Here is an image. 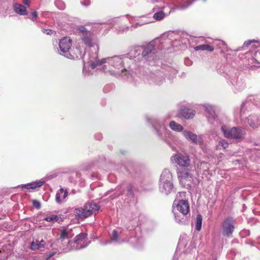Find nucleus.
<instances>
[{
  "label": "nucleus",
  "mask_w": 260,
  "mask_h": 260,
  "mask_svg": "<svg viewBox=\"0 0 260 260\" xmlns=\"http://www.w3.org/2000/svg\"><path fill=\"white\" fill-rule=\"evenodd\" d=\"M59 191L61 193V194L63 193V195L62 198V199H63L66 198L68 195V191L67 190H64L63 188H60L59 189Z\"/></svg>",
  "instance_id": "c85d7f7f"
},
{
  "label": "nucleus",
  "mask_w": 260,
  "mask_h": 260,
  "mask_svg": "<svg viewBox=\"0 0 260 260\" xmlns=\"http://www.w3.org/2000/svg\"><path fill=\"white\" fill-rule=\"evenodd\" d=\"M229 146V143L225 140H222L219 142V146L222 147L223 149L226 148Z\"/></svg>",
  "instance_id": "a878e982"
},
{
  "label": "nucleus",
  "mask_w": 260,
  "mask_h": 260,
  "mask_svg": "<svg viewBox=\"0 0 260 260\" xmlns=\"http://www.w3.org/2000/svg\"><path fill=\"white\" fill-rule=\"evenodd\" d=\"M69 232L67 230H63L61 232L60 239L62 240L69 238Z\"/></svg>",
  "instance_id": "5701e85b"
},
{
  "label": "nucleus",
  "mask_w": 260,
  "mask_h": 260,
  "mask_svg": "<svg viewBox=\"0 0 260 260\" xmlns=\"http://www.w3.org/2000/svg\"><path fill=\"white\" fill-rule=\"evenodd\" d=\"M154 47L153 45H152L151 44H149L148 45H147L146 46V47H145L144 50L143 51L142 53V56H145L147 55L148 54L151 53L152 51V50H154Z\"/></svg>",
  "instance_id": "412c9836"
},
{
  "label": "nucleus",
  "mask_w": 260,
  "mask_h": 260,
  "mask_svg": "<svg viewBox=\"0 0 260 260\" xmlns=\"http://www.w3.org/2000/svg\"><path fill=\"white\" fill-rule=\"evenodd\" d=\"M190 171L188 167L180 168L178 169L177 176L181 182L185 183L186 181L190 180L192 178Z\"/></svg>",
  "instance_id": "423d86ee"
},
{
  "label": "nucleus",
  "mask_w": 260,
  "mask_h": 260,
  "mask_svg": "<svg viewBox=\"0 0 260 260\" xmlns=\"http://www.w3.org/2000/svg\"><path fill=\"white\" fill-rule=\"evenodd\" d=\"M118 238V234L116 230H114L112 232V239L114 240H117Z\"/></svg>",
  "instance_id": "c756f323"
},
{
  "label": "nucleus",
  "mask_w": 260,
  "mask_h": 260,
  "mask_svg": "<svg viewBox=\"0 0 260 260\" xmlns=\"http://www.w3.org/2000/svg\"><path fill=\"white\" fill-rule=\"evenodd\" d=\"M172 158L176 164L180 168L189 167L190 165V159L188 155L178 153L174 155Z\"/></svg>",
  "instance_id": "39448f33"
},
{
  "label": "nucleus",
  "mask_w": 260,
  "mask_h": 260,
  "mask_svg": "<svg viewBox=\"0 0 260 260\" xmlns=\"http://www.w3.org/2000/svg\"><path fill=\"white\" fill-rule=\"evenodd\" d=\"M23 3L25 5L29 6V0H23Z\"/></svg>",
  "instance_id": "ea45409f"
},
{
  "label": "nucleus",
  "mask_w": 260,
  "mask_h": 260,
  "mask_svg": "<svg viewBox=\"0 0 260 260\" xmlns=\"http://www.w3.org/2000/svg\"><path fill=\"white\" fill-rule=\"evenodd\" d=\"M15 12L21 15H25L27 14L26 7L24 6L16 4L14 5Z\"/></svg>",
  "instance_id": "ddd939ff"
},
{
  "label": "nucleus",
  "mask_w": 260,
  "mask_h": 260,
  "mask_svg": "<svg viewBox=\"0 0 260 260\" xmlns=\"http://www.w3.org/2000/svg\"><path fill=\"white\" fill-rule=\"evenodd\" d=\"M184 137L189 140L192 141L195 144L198 143L197 136L196 134L192 133L189 131H184L182 133Z\"/></svg>",
  "instance_id": "f8f14e48"
},
{
  "label": "nucleus",
  "mask_w": 260,
  "mask_h": 260,
  "mask_svg": "<svg viewBox=\"0 0 260 260\" xmlns=\"http://www.w3.org/2000/svg\"><path fill=\"white\" fill-rule=\"evenodd\" d=\"M82 41L84 44L89 47L92 46L91 34L90 32H86V34L82 36Z\"/></svg>",
  "instance_id": "2eb2a0df"
},
{
  "label": "nucleus",
  "mask_w": 260,
  "mask_h": 260,
  "mask_svg": "<svg viewBox=\"0 0 260 260\" xmlns=\"http://www.w3.org/2000/svg\"><path fill=\"white\" fill-rule=\"evenodd\" d=\"M165 17V13L162 11H159L155 13L153 15V18L156 20H160Z\"/></svg>",
  "instance_id": "4be33fe9"
},
{
  "label": "nucleus",
  "mask_w": 260,
  "mask_h": 260,
  "mask_svg": "<svg viewBox=\"0 0 260 260\" xmlns=\"http://www.w3.org/2000/svg\"><path fill=\"white\" fill-rule=\"evenodd\" d=\"M194 50L196 51L198 50H207L209 51H213L214 50V47L208 44H203L198 45L194 47Z\"/></svg>",
  "instance_id": "dca6fc26"
},
{
  "label": "nucleus",
  "mask_w": 260,
  "mask_h": 260,
  "mask_svg": "<svg viewBox=\"0 0 260 260\" xmlns=\"http://www.w3.org/2000/svg\"><path fill=\"white\" fill-rule=\"evenodd\" d=\"M32 205L35 208L37 209H39L41 208L40 203L38 201L36 200L32 201Z\"/></svg>",
  "instance_id": "bb28decb"
},
{
  "label": "nucleus",
  "mask_w": 260,
  "mask_h": 260,
  "mask_svg": "<svg viewBox=\"0 0 260 260\" xmlns=\"http://www.w3.org/2000/svg\"><path fill=\"white\" fill-rule=\"evenodd\" d=\"M106 62V59L105 58L100 60V62L101 63V65H102L103 63H105Z\"/></svg>",
  "instance_id": "a19ab883"
},
{
  "label": "nucleus",
  "mask_w": 260,
  "mask_h": 260,
  "mask_svg": "<svg viewBox=\"0 0 260 260\" xmlns=\"http://www.w3.org/2000/svg\"><path fill=\"white\" fill-rule=\"evenodd\" d=\"M172 187L173 185L169 181L164 182L161 188V191L166 194H168L172 189Z\"/></svg>",
  "instance_id": "a211bd4d"
},
{
  "label": "nucleus",
  "mask_w": 260,
  "mask_h": 260,
  "mask_svg": "<svg viewBox=\"0 0 260 260\" xmlns=\"http://www.w3.org/2000/svg\"><path fill=\"white\" fill-rule=\"evenodd\" d=\"M179 114L180 116L183 117L186 119H191L194 116L196 112L187 107L183 106L181 108Z\"/></svg>",
  "instance_id": "1a4fd4ad"
},
{
  "label": "nucleus",
  "mask_w": 260,
  "mask_h": 260,
  "mask_svg": "<svg viewBox=\"0 0 260 260\" xmlns=\"http://www.w3.org/2000/svg\"><path fill=\"white\" fill-rule=\"evenodd\" d=\"M221 131L224 137L228 138L242 139L245 135L243 130L235 127L230 128L226 126H223L221 127Z\"/></svg>",
  "instance_id": "f03ea898"
},
{
  "label": "nucleus",
  "mask_w": 260,
  "mask_h": 260,
  "mask_svg": "<svg viewBox=\"0 0 260 260\" xmlns=\"http://www.w3.org/2000/svg\"><path fill=\"white\" fill-rule=\"evenodd\" d=\"M53 255H54V253L50 254L49 256H48V258H49L51 257Z\"/></svg>",
  "instance_id": "79ce46f5"
},
{
  "label": "nucleus",
  "mask_w": 260,
  "mask_h": 260,
  "mask_svg": "<svg viewBox=\"0 0 260 260\" xmlns=\"http://www.w3.org/2000/svg\"><path fill=\"white\" fill-rule=\"evenodd\" d=\"M78 29L79 31L82 34V36L86 34V32H90L89 31L87 30L86 28L83 26H80Z\"/></svg>",
  "instance_id": "7c9ffc66"
},
{
  "label": "nucleus",
  "mask_w": 260,
  "mask_h": 260,
  "mask_svg": "<svg viewBox=\"0 0 260 260\" xmlns=\"http://www.w3.org/2000/svg\"><path fill=\"white\" fill-rule=\"evenodd\" d=\"M44 33L47 34V35H51L53 34V31L50 29H44L43 30Z\"/></svg>",
  "instance_id": "473e14b6"
},
{
  "label": "nucleus",
  "mask_w": 260,
  "mask_h": 260,
  "mask_svg": "<svg viewBox=\"0 0 260 260\" xmlns=\"http://www.w3.org/2000/svg\"><path fill=\"white\" fill-rule=\"evenodd\" d=\"M205 109H206V111L207 112H208V113H211V112H212V107H210V106H208V107H205Z\"/></svg>",
  "instance_id": "f704fd0d"
},
{
  "label": "nucleus",
  "mask_w": 260,
  "mask_h": 260,
  "mask_svg": "<svg viewBox=\"0 0 260 260\" xmlns=\"http://www.w3.org/2000/svg\"><path fill=\"white\" fill-rule=\"evenodd\" d=\"M176 207L177 210L183 215V217L181 218L179 215H175V220L178 223H182L185 220L184 216L189 213L190 208L189 203L186 200H181L176 204Z\"/></svg>",
  "instance_id": "7ed1b4c3"
},
{
  "label": "nucleus",
  "mask_w": 260,
  "mask_h": 260,
  "mask_svg": "<svg viewBox=\"0 0 260 260\" xmlns=\"http://www.w3.org/2000/svg\"><path fill=\"white\" fill-rule=\"evenodd\" d=\"M186 2H187L186 5H183V6H181L182 8H186V7H188V6H189L190 5H191V2H189V1H187Z\"/></svg>",
  "instance_id": "4c0bfd02"
},
{
  "label": "nucleus",
  "mask_w": 260,
  "mask_h": 260,
  "mask_svg": "<svg viewBox=\"0 0 260 260\" xmlns=\"http://www.w3.org/2000/svg\"><path fill=\"white\" fill-rule=\"evenodd\" d=\"M45 244V242L43 240H42L41 241H39L40 248L43 247L44 246Z\"/></svg>",
  "instance_id": "c9c22d12"
},
{
  "label": "nucleus",
  "mask_w": 260,
  "mask_h": 260,
  "mask_svg": "<svg viewBox=\"0 0 260 260\" xmlns=\"http://www.w3.org/2000/svg\"><path fill=\"white\" fill-rule=\"evenodd\" d=\"M82 56V52L81 51L79 47H76L71 51V52L67 55V57L71 59H77Z\"/></svg>",
  "instance_id": "9d476101"
},
{
  "label": "nucleus",
  "mask_w": 260,
  "mask_h": 260,
  "mask_svg": "<svg viewBox=\"0 0 260 260\" xmlns=\"http://www.w3.org/2000/svg\"><path fill=\"white\" fill-rule=\"evenodd\" d=\"M250 126L253 128L257 127L260 124V120L256 116H251L248 120Z\"/></svg>",
  "instance_id": "4468645a"
},
{
  "label": "nucleus",
  "mask_w": 260,
  "mask_h": 260,
  "mask_svg": "<svg viewBox=\"0 0 260 260\" xmlns=\"http://www.w3.org/2000/svg\"><path fill=\"white\" fill-rule=\"evenodd\" d=\"M133 188V186L132 185H129L128 186L127 190H128V191L130 193H132Z\"/></svg>",
  "instance_id": "e433bc0d"
},
{
  "label": "nucleus",
  "mask_w": 260,
  "mask_h": 260,
  "mask_svg": "<svg viewBox=\"0 0 260 260\" xmlns=\"http://www.w3.org/2000/svg\"><path fill=\"white\" fill-rule=\"evenodd\" d=\"M59 216L57 215H53L48 217H46L44 220L47 221H57L59 219Z\"/></svg>",
  "instance_id": "b1692460"
},
{
  "label": "nucleus",
  "mask_w": 260,
  "mask_h": 260,
  "mask_svg": "<svg viewBox=\"0 0 260 260\" xmlns=\"http://www.w3.org/2000/svg\"><path fill=\"white\" fill-rule=\"evenodd\" d=\"M87 234L81 233L75 237V243L77 245V248L80 249L86 246L85 242L87 240Z\"/></svg>",
  "instance_id": "6e6552de"
},
{
  "label": "nucleus",
  "mask_w": 260,
  "mask_h": 260,
  "mask_svg": "<svg viewBox=\"0 0 260 260\" xmlns=\"http://www.w3.org/2000/svg\"><path fill=\"white\" fill-rule=\"evenodd\" d=\"M255 40H249L247 42H245L244 43V45L248 47L249 46V45H250L251 43H253V42H255Z\"/></svg>",
  "instance_id": "72a5a7b5"
},
{
  "label": "nucleus",
  "mask_w": 260,
  "mask_h": 260,
  "mask_svg": "<svg viewBox=\"0 0 260 260\" xmlns=\"http://www.w3.org/2000/svg\"><path fill=\"white\" fill-rule=\"evenodd\" d=\"M60 194H61V193L60 192L59 190L56 194L55 199H56V202H57L58 203H60L61 201V197H60Z\"/></svg>",
  "instance_id": "2f4dec72"
},
{
  "label": "nucleus",
  "mask_w": 260,
  "mask_h": 260,
  "mask_svg": "<svg viewBox=\"0 0 260 260\" xmlns=\"http://www.w3.org/2000/svg\"><path fill=\"white\" fill-rule=\"evenodd\" d=\"M99 66H101L100 60H96L95 61L92 62L90 63V67L93 69H95V68Z\"/></svg>",
  "instance_id": "cd10ccee"
},
{
  "label": "nucleus",
  "mask_w": 260,
  "mask_h": 260,
  "mask_svg": "<svg viewBox=\"0 0 260 260\" xmlns=\"http://www.w3.org/2000/svg\"><path fill=\"white\" fill-rule=\"evenodd\" d=\"M44 181H40L38 182H32L29 184H25L22 186L21 189L23 190H29L30 189H36L42 186L44 184Z\"/></svg>",
  "instance_id": "9b49d317"
},
{
  "label": "nucleus",
  "mask_w": 260,
  "mask_h": 260,
  "mask_svg": "<svg viewBox=\"0 0 260 260\" xmlns=\"http://www.w3.org/2000/svg\"><path fill=\"white\" fill-rule=\"evenodd\" d=\"M170 127L172 130L176 132H181L183 129V126L181 124L176 123L174 121L170 122Z\"/></svg>",
  "instance_id": "f3484780"
},
{
  "label": "nucleus",
  "mask_w": 260,
  "mask_h": 260,
  "mask_svg": "<svg viewBox=\"0 0 260 260\" xmlns=\"http://www.w3.org/2000/svg\"><path fill=\"white\" fill-rule=\"evenodd\" d=\"M209 164L205 161H201L197 164L198 169L200 171H207L209 169Z\"/></svg>",
  "instance_id": "6ab92c4d"
},
{
  "label": "nucleus",
  "mask_w": 260,
  "mask_h": 260,
  "mask_svg": "<svg viewBox=\"0 0 260 260\" xmlns=\"http://www.w3.org/2000/svg\"><path fill=\"white\" fill-rule=\"evenodd\" d=\"M202 220H203L202 216L201 214L197 215V218H196V229L198 231H200L201 229Z\"/></svg>",
  "instance_id": "aec40b11"
},
{
  "label": "nucleus",
  "mask_w": 260,
  "mask_h": 260,
  "mask_svg": "<svg viewBox=\"0 0 260 260\" xmlns=\"http://www.w3.org/2000/svg\"><path fill=\"white\" fill-rule=\"evenodd\" d=\"M40 248L39 241L36 240V241H33L31 244V249L32 250H37Z\"/></svg>",
  "instance_id": "393cba45"
},
{
  "label": "nucleus",
  "mask_w": 260,
  "mask_h": 260,
  "mask_svg": "<svg viewBox=\"0 0 260 260\" xmlns=\"http://www.w3.org/2000/svg\"><path fill=\"white\" fill-rule=\"evenodd\" d=\"M31 15H32V16L35 18H37V17H38V13L37 12L35 11V12H33L32 13H31Z\"/></svg>",
  "instance_id": "58836bf2"
},
{
  "label": "nucleus",
  "mask_w": 260,
  "mask_h": 260,
  "mask_svg": "<svg viewBox=\"0 0 260 260\" xmlns=\"http://www.w3.org/2000/svg\"><path fill=\"white\" fill-rule=\"evenodd\" d=\"M235 220L231 217L224 219L222 224V234L223 236L230 237L232 236L234 230Z\"/></svg>",
  "instance_id": "20e7f679"
},
{
  "label": "nucleus",
  "mask_w": 260,
  "mask_h": 260,
  "mask_svg": "<svg viewBox=\"0 0 260 260\" xmlns=\"http://www.w3.org/2000/svg\"><path fill=\"white\" fill-rule=\"evenodd\" d=\"M72 41L69 37H64L59 42L60 51L63 53L67 52L72 46Z\"/></svg>",
  "instance_id": "0eeeda50"
},
{
  "label": "nucleus",
  "mask_w": 260,
  "mask_h": 260,
  "mask_svg": "<svg viewBox=\"0 0 260 260\" xmlns=\"http://www.w3.org/2000/svg\"><path fill=\"white\" fill-rule=\"evenodd\" d=\"M99 210V207L95 203H88L83 208H77L74 213L76 217L83 219L88 217L92 214H95Z\"/></svg>",
  "instance_id": "f257e3e1"
}]
</instances>
